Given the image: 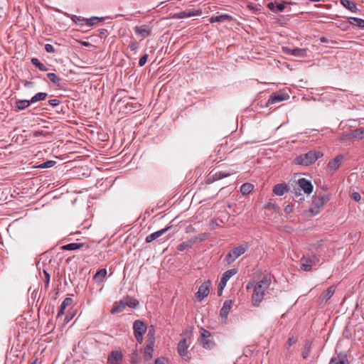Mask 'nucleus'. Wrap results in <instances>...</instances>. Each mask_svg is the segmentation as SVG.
<instances>
[{
  "label": "nucleus",
  "instance_id": "obj_1",
  "mask_svg": "<svg viewBox=\"0 0 364 364\" xmlns=\"http://www.w3.org/2000/svg\"><path fill=\"white\" fill-rule=\"evenodd\" d=\"M270 284V279L267 276L263 277V278L257 282H249L247 285V289H253V294L252 296V304L255 306H259L261 301L264 299V293L268 289Z\"/></svg>",
  "mask_w": 364,
  "mask_h": 364
},
{
  "label": "nucleus",
  "instance_id": "obj_2",
  "mask_svg": "<svg viewBox=\"0 0 364 364\" xmlns=\"http://www.w3.org/2000/svg\"><path fill=\"white\" fill-rule=\"evenodd\" d=\"M323 156V153L319 151H310L308 153L301 154L294 159L296 165L309 166L315 163L318 159Z\"/></svg>",
  "mask_w": 364,
  "mask_h": 364
},
{
  "label": "nucleus",
  "instance_id": "obj_3",
  "mask_svg": "<svg viewBox=\"0 0 364 364\" xmlns=\"http://www.w3.org/2000/svg\"><path fill=\"white\" fill-rule=\"evenodd\" d=\"M249 249L247 242H244L230 251L225 257V261L230 264L234 262L240 256L245 254Z\"/></svg>",
  "mask_w": 364,
  "mask_h": 364
},
{
  "label": "nucleus",
  "instance_id": "obj_4",
  "mask_svg": "<svg viewBox=\"0 0 364 364\" xmlns=\"http://www.w3.org/2000/svg\"><path fill=\"white\" fill-rule=\"evenodd\" d=\"M133 329L136 340L139 343L141 344L144 340L143 336L146 331V324L141 320H136L134 323Z\"/></svg>",
  "mask_w": 364,
  "mask_h": 364
},
{
  "label": "nucleus",
  "instance_id": "obj_5",
  "mask_svg": "<svg viewBox=\"0 0 364 364\" xmlns=\"http://www.w3.org/2000/svg\"><path fill=\"white\" fill-rule=\"evenodd\" d=\"M200 333V344L202 346L206 349H212L215 346V342L213 340L211 333L203 328H201Z\"/></svg>",
  "mask_w": 364,
  "mask_h": 364
},
{
  "label": "nucleus",
  "instance_id": "obj_6",
  "mask_svg": "<svg viewBox=\"0 0 364 364\" xmlns=\"http://www.w3.org/2000/svg\"><path fill=\"white\" fill-rule=\"evenodd\" d=\"M237 272V269H231L225 272L220 279V283L218 284V295H221L223 289L226 286L228 281Z\"/></svg>",
  "mask_w": 364,
  "mask_h": 364
},
{
  "label": "nucleus",
  "instance_id": "obj_7",
  "mask_svg": "<svg viewBox=\"0 0 364 364\" xmlns=\"http://www.w3.org/2000/svg\"><path fill=\"white\" fill-rule=\"evenodd\" d=\"M210 285L211 284L210 282H205L199 287L198 290L195 295L198 301H202L209 294Z\"/></svg>",
  "mask_w": 364,
  "mask_h": 364
},
{
  "label": "nucleus",
  "instance_id": "obj_8",
  "mask_svg": "<svg viewBox=\"0 0 364 364\" xmlns=\"http://www.w3.org/2000/svg\"><path fill=\"white\" fill-rule=\"evenodd\" d=\"M191 344V338H183L178 343L177 351L181 357L187 355V350Z\"/></svg>",
  "mask_w": 364,
  "mask_h": 364
},
{
  "label": "nucleus",
  "instance_id": "obj_9",
  "mask_svg": "<svg viewBox=\"0 0 364 364\" xmlns=\"http://www.w3.org/2000/svg\"><path fill=\"white\" fill-rule=\"evenodd\" d=\"M200 10L188 9L183 11H181L174 14L173 18H185L192 16H199L201 14Z\"/></svg>",
  "mask_w": 364,
  "mask_h": 364
},
{
  "label": "nucleus",
  "instance_id": "obj_10",
  "mask_svg": "<svg viewBox=\"0 0 364 364\" xmlns=\"http://www.w3.org/2000/svg\"><path fill=\"white\" fill-rule=\"evenodd\" d=\"M154 345L155 344L153 343V341H150V343H146V345L143 350V356L145 361H149L152 359Z\"/></svg>",
  "mask_w": 364,
  "mask_h": 364
},
{
  "label": "nucleus",
  "instance_id": "obj_11",
  "mask_svg": "<svg viewBox=\"0 0 364 364\" xmlns=\"http://www.w3.org/2000/svg\"><path fill=\"white\" fill-rule=\"evenodd\" d=\"M298 185L301 189L306 194H310L313 191V186L311 183L305 178H301L298 180Z\"/></svg>",
  "mask_w": 364,
  "mask_h": 364
},
{
  "label": "nucleus",
  "instance_id": "obj_12",
  "mask_svg": "<svg viewBox=\"0 0 364 364\" xmlns=\"http://www.w3.org/2000/svg\"><path fill=\"white\" fill-rule=\"evenodd\" d=\"M343 160V156L342 154H339L336 156L333 160L330 161L328 164V167L330 171H336L342 164Z\"/></svg>",
  "mask_w": 364,
  "mask_h": 364
},
{
  "label": "nucleus",
  "instance_id": "obj_13",
  "mask_svg": "<svg viewBox=\"0 0 364 364\" xmlns=\"http://www.w3.org/2000/svg\"><path fill=\"white\" fill-rule=\"evenodd\" d=\"M286 53L296 56V57H304L306 55V48H295L293 49L286 48H284Z\"/></svg>",
  "mask_w": 364,
  "mask_h": 364
},
{
  "label": "nucleus",
  "instance_id": "obj_14",
  "mask_svg": "<svg viewBox=\"0 0 364 364\" xmlns=\"http://www.w3.org/2000/svg\"><path fill=\"white\" fill-rule=\"evenodd\" d=\"M170 228L169 226L166 227L165 228H163L159 231H156L155 232H153L146 237V242L149 243L161 236L163 234H164L166 232L168 231V230Z\"/></svg>",
  "mask_w": 364,
  "mask_h": 364
},
{
  "label": "nucleus",
  "instance_id": "obj_15",
  "mask_svg": "<svg viewBox=\"0 0 364 364\" xmlns=\"http://www.w3.org/2000/svg\"><path fill=\"white\" fill-rule=\"evenodd\" d=\"M122 360V354L119 351H112L108 357L109 364H119V362Z\"/></svg>",
  "mask_w": 364,
  "mask_h": 364
},
{
  "label": "nucleus",
  "instance_id": "obj_16",
  "mask_svg": "<svg viewBox=\"0 0 364 364\" xmlns=\"http://www.w3.org/2000/svg\"><path fill=\"white\" fill-rule=\"evenodd\" d=\"M232 300H226L220 309V315L223 318L226 319L231 309Z\"/></svg>",
  "mask_w": 364,
  "mask_h": 364
},
{
  "label": "nucleus",
  "instance_id": "obj_17",
  "mask_svg": "<svg viewBox=\"0 0 364 364\" xmlns=\"http://www.w3.org/2000/svg\"><path fill=\"white\" fill-rule=\"evenodd\" d=\"M289 191V186L286 183H279L274 186L273 192L275 195L282 196Z\"/></svg>",
  "mask_w": 364,
  "mask_h": 364
},
{
  "label": "nucleus",
  "instance_id": "obj_18",
  "mask_svg": "<svg viewBox=\"0 0 364 364\" xmlns=\"http://www.w3.org/2000/svg\"><path fill=\"white\" fill-rule=\"evenodd\" d=\"M135 32L137 35L140 36L143 38H146L151 35V30L147 26H136L135 28Z\"/></svg>",
  "mask_w": 364,
  "mask_h": 364
},
{
  "label": "nucleus",
  "instance_id": "obj_19",
  "mask_svg": "<svg viewBox=\"0 0 364 364\" xmlns=\"http://www.w3.org/2000/svg\"><path fill=\"white\" fill-rule=\"evenodd\" d=\"M329 200L328 196L326 195H321L314 198L313 203L315 206L320 208L324 205Z\"/></svg>",
  "mask_w": 364,
  "mask_h": 364
},
{
  "label": "nucleus",
  "instance_id": "obj_20",
  "mask_svg": "<svg viewBox=\"0 0 364 364\" xmlns=\"http://www.w3.org/2000/svg\"><path fill=\"white\" fill-rule=\"evenodd\" d=\"M125 303H126V301L124 299L122 300H120L119 302H116L111 310V313L117 314V313L122 312L127 306Z\"/></svg>",
  "mask_w": 364,
  "mask_h": 364
},
{
  "label": "nucleus",
  "instance_id": "obj_21",
  "mask_svg": "<svg viewBox=\"0 0 364 364\" xmlns=\"http://www.w3.org/2000/svg\"><path fill=\"white\" fill-rule=\"evenodd\" d=\"M312 260L311 258L303 257L301 259V269L304 271L309 272L311 269Z\"/></svg>",
  "mask_w": 364,
  "mask_h": 364
},
{
  "label": "nucleus",
  "instance_id": "obj_22",
  "mask_svg": "<svg viewBox=\"0 0 364 364\" xmlns=\"http://www.w3.org/2000/svg\"><path fill=\"white\" fill-rule=\"evenodd\" d=\"M335 287L331 286L327 290H326L323 293H322L320 296V299L323 301H327L335 293Z\"/></svg>",
  "mask_w": 364,
  "mask_h": 364
},
{
  "label": "nucleus",
  "instance_id": "obj_23",
  "mask_svg": "<svg viewBox=\"0 0 364 364\" xmlns=\"http://www.w3.org/2000/svg\"><path fill=\"white\" fill-rule=\"evenodd\" d=\"M73 303V299L70 297L65 298L62 304H60L58 312V316H60L64 314L65 309L70 306Z\"/></svg>",
  "mask_w": 364,
  "mask_h": 364
},
{
  "label": "nucleus",
  "instance_id": "obj_24",
  "mask_svg": "<svg viewBox=\"0 0 364 364\" xmlns=\"http://www.w3.org/2000/svg\"><path fill=\"white\" fill-rule=\"evenodd\" d=\"M341 4L351 12L355 13L358 10L355 3L350 0H341Z\"/></svg>",
  "mask_w": 364,
  "mask_h": 364
},
{
  "label": "nucleus",
  "instance_id": "obj_25",
  "mask_svg": "<svg viewBox=\"0 0 364 364\" xmlns=\"http://www.w3.org/2000/svg\"><path fill=\"white\" fill-rule=\"evenodd\" d=\"M31 100H18L16 102V110H23L31 105Z\"/></svg>",
  "mask_w": 364,
  "mask_h": 364
},
{
  "label": "nucleus",
  "instance_id": "obj_26",
  "mask_svg": "<svg viewBox=\"0 0 364 364\" xmlns=\"http://www.w3.org/2000/svg\"><path fill=\"white\" fill-rule=\"evenodd\" d=\"M106 276H107V270H106V269H100L94 275L93 279L96 282L100 283V282H103V280L105 279Z\"/></svg>",
  "mask_w": 364,
  "mask_h": 364
},
{
  "label": "nucleus",
  "instance_id": "obj_27",
  "mask_svg": "<svg viewBox=\"0 0 364 364\" xmlns=\"http://www.w3.org/2000/svg\"><path fill=\"white\" fill-rule=\"evenodd\" d=\"M84 243H69L67 245H63L61 248L63 250H77L80 249L84 246Z\"/></svg>",
  "mask_w": 364,
  "mask_h": 364
},
{
  "label": "nucleus",
  "instance_id": "obj_28",
  "mask_svg": "<svg viewBox=\"0 0 364 364\" xmlns=\"http://www.w3.org/2000/svg\"><path fill=\"white\" fill-rule=\"evenodd\" d=\"M348 22L351 25H355L360 28L364 29V19L356 17H349Z\"/></svg>",
  "mask_w": 364,
  "mask_h": 364
},
{
  "label": "nucleus",
  "instance_id": "obj_29",
  "mask_svg": "<svg viewBox=\"0 0 364 364\" xmlns=\"http://www.w3.org/2000/svg\"><path fill=\"white\" fill-rule=\"evenodd\" d=\"M254 186L250 183H245L240 187V192L242 195L249 194L252 191Z\"/></svg>",
  "mask_w": 364,
  "mask_h": 364
},
{
  "label": "nucleus",
  "instance_id": "obj_30",
  "mask_svg": "<svg viewBox=\"0 0 364 364\" xmlns=\"http://www.w3.org/2000/svg\"><path fill=\"white\" fill-rule=\"evenodd\" d=\"M230 18H231V16L228 14H222L220 16H213L210 18V23L223 22L225 20H229Z\"/></svg>",
  "mask_w": 364,
  "mask_h": 364
},
{
  "label": "nucleus",
  "instance_id": "obj_31",
  "mask_svg": "<svg viewBox=\"0 0 364 364\" xmlns=\"http://www.w3.org/2000/svg\"><path fill=\"white\" fill-rule=\"evenodd\" d=\"M66 15H67V16L70 17L75 24H77L80 26L85 25V18H83L81 16H77L75 15H70L68 14H66Z\"/></svg>",
  "mask_w": 364,
  "mask_h": 364
},
{
  "label": "nucleus",
  "instance_id": "obj_32",
  "mask_svg": "<svg viewBox=\"0 0 364 364\" xmlns=\"http://www.w3.org/2000/svg\"><path fill=\"white\" fill-rule=\"evenodd\" d=\"M48 94L46 92H38L33 96L31 99V103H36L39 101H43L46 99Z\"/></svg>",
  "mask_w": 364,
  "mask_h": 364
},
{
  "label": "nucleus",
  "instance_id": "obj_33",
  "mask_svg": "<svg viewBox=\"0 0 364 364\" xmlns=\"http://www.w3.org/2000/svg\"><path fill=\"white\" fill-rule=\"evenodd\" d=\"M329 364H348L346 356H340L332 358Z\"/></svg>",
  "mask_w": 364,
  "mask_h": 364
},
{
  "label": "nucleus",
  "instance_id": "obj_34",
  "mask_svg": "<svg viewBox=\"0 0 364 364\" xmlns=\"http://www.w3.org/2000/svg\"><path fill=\"white\" fill-rule=\"evenodd\" d=\"M47 77L54 85H55L57 86H59L60 85V82H61L62 80L58 76H57L55 73H48L47 74Z\"/></svg>",
  "mask_w": 364,
  "mask_h": 364
},
{
  "label": "nucleus",
  "instance_id": "obj_35",
  "mask_svg": "<svg viewBox=\"0 0 364 364\" xmlns=\"http://www.w3.org/2000/svg\"><path fill=\"white\" fill-rule=\"evenodd\" d=\"M31 63L38 68L41 71L48 70L47 67L44 64L41 63L38 58H33L31 59Z\"/></svg>",
  "mask_w": 364,
  "mask_h": 364
},
{
  "label": "nucleus",
  "instance_id": "obj_36",
  "mask_svg": "<svg viewBox=\"0 0 364 364\" xmlns=\"http://www.w3.org/2000/svg\"><path fill=\"white\" fill-rule=\"evenodd\" d=\"M311 343L310 341H306L304 350L302 352V356L304 359H306L311 353Z\"/></svg>",
  "mask_w": 364,
  "mask_h": 364
},
{
  "label": "nucleus",
  "instance_id": "obj_37",
  "mask_svg": "<svg viewBox=\"0 0 364 364\" xmlns=\"http://www.w3.org/2000/svg\"><path fill=\"white\" fill-rule=\"evenodd\" d=\"M126 303L125 304L130 308H136L139 305V301L135 299L130 297H126L124 298Z\"/></svg>",
  "mask_w": 364,
  "mask_h": 364
},
{
  "label": "nucleus",
  "instance_id": "obj_38",
  "mask_svg": "<svg viewBox=\"0 0 364 364\" xmlns=\"http://www.w3.org/2000/svg\"><path fill=\"white\" fill-rule=\"evenodd\" d=\"M102 18H99L97 17H92L90 18H85V25L87 26H92L97 23L101 21Z\"/></svg>",
  "mask_w": 364,
  "mask_h": 364
},
{
  "label": "nucleus",
  "instance_id": "obj_39",
  "mask_svg": "<svg viewBox=\"0 0 364 364\" xmlns=\"http://www.w3.org/2000/svg\"><path fill=\"white\" fill-rule=\"evenodd\" d=\"M55 164V161L48 160V161H46L44 163H42V164H39L36 167L39 168H48L53 167Z\"/></svg>",
  "mask_w": 364,
  "mask_h": 364
},
{
  "label": "nucleus",
  "instance_id": "obj_40",
  "mask_svg": "<svg viewBox=\"0 0 364 364\" xmlns=\"http://www.w3.org/2000/svg\"><path fill=\"white\" fill-rule=\"evenodd\" d=\"M191 246H192L191 242H182V243L179 244L177 246L176 249H177L178 251L182 252V251H184L186 249L191 248Z\"/></svg>",
  "mask_w": 364,
  "mask_h": 364
},
{
  "label": "nucleus",
  "instance_id": "obj_41",
  "mask_svg": "<svg viewBox=\"0 0 364 364\" xmlns=\"http://www.w3.org/2000/svg\"><path fill=\"white\" fill-rule=\"evenodd\" d=\"M285 100V97L282 95H274L273 96H271L270 99L269 100V102L271 103H275L277 102H282Z\"/></svg>",
  "mask_w": 364,
  "mask_h": 364
},
{
  "label": "nucleus",
  "instance_id": "obj_42",
  "mask_svg": "<svg viewBox=\"0 0 364 364\" xmlns=\"http://www.w3.org/2000/svg\"><path fill=\"white\" fill-rule=\"evenodd\" d=\"M353 136L356 138L363 139L364 138V129L360 128L353 131Z\"/></svg>",
  "mask_w": 364,
  "mask_h": 364
},
{
  "label": "nucleus",
  "instance_id": "obj_43",
  "mask_svg": "<svg viewBox=\"0 0 364 364\" xmlns=\"http://www.w3.org/2000/svg\"><path fill=\"white\" fill-rule=\"evenodd\" d=\"M43 274H44L45 289H48L49 287V284H50V276L49 273L46 270H43Z\"/></svg>",
  "mask_w": 364,
  "mask_h": 364
},
{
  "label": "nucleus",
  "instance_id": "obj_44",
  "mask_svg": "<svg viewBox=\"0 0 364 364\" xmlns=\"http://www.w3.org/2000/svg\"><path fill=\"white\" fill-rule=\"evenodd\" d=\"M155 331L154 329H149L147 334L146 343H150V341H153V343L155 344Z\"/></svg>",
  "mask_w": 364,
  "mask_h": 364
},
{
  "label": "nucleus",
  "instance_id": "obj_45",
  "mask_svg": "<svg viewBox=\"0 0 364 364\" xmlns=\"http://www.w3.org/2000/svg\"><path fill=\"white\" fill-rule=\"evenodd\" d=\"M140 107V105L139 103H127L126 107L129 109L130 112H134L136 109H137Z\"/></svg>",
  "mask_w": 364,
  "mask_h": 364
},
{
  "label": "nucleus",
  "instance_id": "obj_46",
  "mask_svg": "<svg viewBox=\"0 0 364 364\" xmlns=\"http://www.w3.org/2000/svg\"><path fill=\"white\" fill-rule=\"evenodd\" d=\"M147 59H148V55L147 54H144V55H142L140 58H139V65L140 67H142L144 66L146 61H147Z\"/></svg>",
  "mask_w": 364,
  "mask_h": 364
},
{
  "label": "nucleus",
  "instance_id": "obj_47",
  "mask_svg": "<svg viewBox=\"0 0 364 364\" xmlns=\"http://www.w3.org/2000/svg\"><path fill=\"white\" fill-rule=\"evenodd\" d=\"M285 9L284 3H276L275 12L283 11Z\"/></svg>",
  "mask_w": 364,
  "mask_h": 364
},
{
  "label": "nucleus",
  "instance_id": "obj_48",
  "mask_svg": "<svg viewBox=\"0 0 364 364\" xmlns=\"http://www.w3.org/2000/svg\"><path fill=\"white\" fill-rule=\"evenodd\" d=\"M215 176L221 179V178H225V177H228L229 176H230V173H226V172H224V171H219V172H217L215 173Z\"/></svg>",
  "mask_w": 364,
  "mask_h": 364
},
{
  "label": "nucleus",
  "instance_id": "obj_49",
  "mask_svg": "<svg viewBox=\"0 0 364 364\" xmlns=\"http://www.w3.org/2000/svg\"><path fill=\"white\" fill-rule=\"evenodd\" d=\"M45 50L48 53H54L56 51L55 49L54 48V47L51 44H46L45 45Z\"/></svg>",
  "mask_w": 364,
  "mask_h": 364
},
{
  "label": "nucleus",
  "instance_id": "obj_50",
  "mask_svg": "<svg viewBox=\"0 0 364 364\" xmlns=\"http://www.w3.org/2000/svg\"><path fill=\"white\" fill-rule=\"evenodd\" d=\"M351 198L356 202H359L361 199V196L359 193L354 192L351 195Z\"/></svg>",
  "mask_w": 364,
  "mask_h": 364
},
{
  "label": "nucleus",
  "instance_id": "obj_51",
  "mask_svg": "<svg viewBox=\"0 0 364 364\" xmlns=\"http://www.w3.org/2000/svg\"><path fill=\"white\" fill-rule=\"evenodd\" d=\"M138 43L136 41H132L129 43V48L131 50H136L138 48Z\"/></svg>",
  "mask_w": 364,
  "mask_h": 364
},
{
  "label": "nucleus",
  "instance_id": "obj_52",
  "mask_svg": "<svg viewBox=\"0 0 364 364\" xmlns=\"http://www.w3.org/2000/svg\"><path fill=\"white\" fill-rule=\"evenodd\" d=\"M48 104L52 107H56L60 104V101L57 99L50 100Z\"/></svg>",
  "mask_w": 364,
  "mask_h": 364
},
{
  "label": "nucleus",
  "instance_id": "obj_53",
  "mask_svg": "<svg viewBox=\"0 0 364 364\" xmlns=\"http://www.w3.org/2000/svg\"><path fill=\"white\" fill-rule=\"evenodd\" d=\"M284 211L286 213H290L293 211V205L288 204L284 207Z\"/></svg>",
  "mask_w": 364,
  "mask_h": 364
},
{
  "label": "nucleus",
  "instance_id": "obj_54",
  "mask_svg": "<svg viewBox=\"0 0 364 364\" xmlns=\"http://www.w3.org/2000/svg\"><path fill=\"white\" fill-rule=\"evenodd\" d=\"M154 364H166L164 358H158L155 360Z\"/></svg>",
  "mask_w": 364,
  "mask_h": 364
},
{
  "label": "nucleus",
  "instance_id": "obj_55",
  "mask_svg": "<svg viewBox=\"0 0 364 364\" xmlns=\"http://www.w3.org/2000/svg\"><path fill=\"white\" fill-rule=\"evenodd\" d=\"M296 342V340L294 337H291L287 341V344L289 346H292Z\"/></svg>",
  "mask_w": 364,
  "mask_h": 364
},
{
  "label": "nucleus",
  "instance_id": "obj_56",
  "mask_svg": "<svg viewBox=\"0 0 364 364\" xmlns=\"http://www.w3.org/2000/svg\"><path fill=\"white\" fill-rule=\"evenodd\" d=\"M267 7L273 11H275L276 3L270 2L268 4Z\"/></svg>",
  "mask_w": 364,
  "mask_h": 364
},
{
  "label": "nucleus",
  "instance_id": "obj_57",
  "mask_svg": "<svg viewBox=\"0 0 364 364\" xmlns=\"http://www.w3.org/2000/svg\"><path fill=\"white\" fill-rule=\"evenodd\" d=\"M24 86H25L26 87H33V82H31V81L25 80V81H24Z\"/></svg>",
  "mask_w": 364,
  "mask_h": 364
},
{
  "label": "nucleus",
  "instance_id": "obj_58",
  "mask_svg": "<svg viewBox=\"0 0 364 364\" xmlns=\"http://www.w3.org/2000/svg\"><path fill=\"white\" fill-rule=\"evenodd\" d=\"M44 134V132L43 130L41 131H35L33 132V136H38L40 135H43Z\"/></svg>",
  "mask_w": 364,
  "mask_h": 364
},
{
  "label": "nucleus",
  "instance_id": "obj_59",
  "mask_svg": "<svg viewBox=\"0 0 364 364\" xmlns=\"http://www.w3.org/2000/svg\"><path fill=\"white\" fill-rule=\"evenodd\" d=\"M294 194H295L296 197H299V196H302L301 193V190L300 189L295 190Z\"/></svg>",
  "mask_w": 364,
  "mask_h": 364
},
{
  "label": "nucleus",
  "instance_id": "obj_60",
  "mask_svg": "<svg viewBox=\"0 0 364 364\" xmlns=\"http://www.w3.org/2000/svg\"><path fill=\"white\" fill-rule=\"evenodd\" d=\"M107 33V31L106 29H102L101 31V34H105L106 36Z\"/></svg>",
  "mask_w": 364,
  "mask_h": 364
},
{
  "label": "nucleus",
  "instance_id": "obj_61",
  "mask_svg": "<svg viewBox=\"0 0 364 364\" xmlns=\"http://www.w3.org/2000/svg\"><path fill=\"white\" fill-rule=\"evenodd\" d=\"M321 41L323 43H326V42H327V39L326 38L323 37L321 38Z\"/></svg>",
  "mask_w": 364,
  "mask_h": 364
},
{
  "label": "nucleus",
  "instance_id": "obj_62",
  "mask_svg": "<svg viewBox=\"0 0 364 364\" xmlns=\"http://www.w3.org/2000/svg\"><path fill=\"white\" fill-rule=\"evenodd\" d=\"M37 359L34 360L33 362H31L30 364H37Z\"/></svg>",
  "mask_w": 364,
  "mask_h": 364
},
{
  "label": "nucleus",
  "instance_id": "obj_63",
  "mask_svg": "<svg viewBox=\"0 0 364 364\" xmlns=\"http://www.w3.org/2000/svg\"><path fill=\"white\" fill-rule=\"evenodd\" d=\"M90 43H87V42H83L82 43V45L85 46H87Z\"/></svg>",
  "mask_w": 364,
  "mask_h": 364
}]
</instances>
